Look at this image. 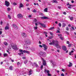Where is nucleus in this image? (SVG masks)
I'll return each mask as SVG.
<instances>
[{"mask_svg":"<svg viewBox=\"0 0 76 76\" xmlns=\"http://www.w3.org/2000/svg\"><path fill=\"white\" fill-rule=\"evenodd\" d=\"M52 42H51L49 43L50 45H55L56 46L57 48H61V47L59 45H58V42L57 40H52Z\"/></svg>","mask_w":76,"mask_h":76,"instance_id":"obj_1","label":"nucleus"},{"mask_svg":"<svg viewBox=\"0 0 76 76\" xmlns=\"http://www.w3.org/2000/svg\"><path fill=\"white\" fill-rule=\"evenodd\" d=\"M11 46L12 49L15 50H18V48L17 47V45L16 44H14L12 43L10 45Z\"/></svg>","mask_w":76,"mask_h":76,"instance_id":"obj_2","label":"nucleus"},{"mask_svg":"<svg viewBox=\"0 0 76 76\" xmlns=\"http://www.w3.org/2000/svg\"><path fill=\"white\" fill-rule=\"evenodd\" d=\"M39 54L42 57H45L46 56V53H43L42 52H40Z\"/></svg>","mask_w":76,"mask_h":76,"instance_id":"obj_3","label":"nucleus"},{"mask_svg":"<svg viewBox=\"0 0 76 76\" xmlns=\"http://www.w3.org/2000/svg\"><path fill=\"white\" fill-rule=\"evenodd\" d=\"M5 5L7 7H8L9 6V5H10V3L9 2H8L7 1H5Z\"/></svg>","mask_w":76,"mask_h":76,"instance_id":"obj_4","label":"nucleus"},{"mask_svg":"<svg viewBox=\"0 0 76 76\" xmlns=\"http://www.w3.org/2000/svg\"><path fill=\"white\" fill-rule=\"evenodd\" d=\"M42 45L43 47L44 48V50H45V51H46V50H47V48H48V47L47 46V45L44 44H43Z\"/></svg>","mask_w":76,"mask_h":76,"instance_id":"obj_5","label":"nucleus"},{"mask_svg":"<svg viewBox=\"0 0 76 76\" xmlns=\"http://www.w3.org/2000/svg\"><path fill=\"white\" fill-rule=\"evenodd\" d=\"M17 17L18 18L20 19V18H23V16H22V14H19L17 15Z\"/></svg>","mask_w":76,"mask_h":76,"instance_id":"obj_6","label":"nucleus"},{"mask_svg":"<svg viewBox=\"0 0 76 76\" xmlns=\"http://www.w3.org/2000/svg\"><path fill=\"white\" fill-rule=\"evenodd\" d=\"M42 60L43 61V64L44 66L46 65V61L44 60V58H42Z\"/></svg>","mask_w":76,"mask_h":76,"instance_id":"obj_7","label":"nucleus"},{"mask_svg":"<svg viewBox=\"0 0 76 76\" xmlns=\"http://www.w3.org/2000/svg\"><path fill=\"white\" fill-rule=\"evenodd\" d=\"M41 18L42 19H48V17L45 16H43L41 17Z\"/></svg>","mask_w":76,"mask_h":76,"instance_id":"obj_8","label":"nucleus"},{"mask_svg":"<svg viewBox=\"0 0 76 76\" xmlns=\"http://www.w3.org/2000/svg\"><path fill=\"white\" fill-rule=\"evenodd\" d=\"M62 48L64 51H66V50H67V48H66V47L64 46H62Z\"/></svg>","mask_w":76,"mask_h":76,"instance_id":"obj_9","label":"nucleus"},{"mask_svg":"<svg viewBox=\"0 0 76 76\" xmlns=\"http://www.w3.org/2000/svg\"><path fill=\"white\" fill-rule=\"evenodd\" d=\"M40 25L42 26V27H43V28H46V26L45 25L41 23H40Z\"/></svg>","mask_w":76,"mask_h":76,"instance_id":"obj_10","label":"nucleus"},{"mask_svg":"<svg viewBox=\"0 0 76 76\" xmlns=\"http://www.w3.org/2000/svg\"><path fill=\"white\" fill-rule=\"evenodd\" d=\"M21 35L23 37H26V34L25 33H22Z\"/></svg>","mask_w":76,"mask_h":76,"instance_id":"obj_11","label":"nucleus"},{"mask_svg":"<svg viewBox=\"0 0 76 76\" xmlns=\"http://www.w3.org/2000/svg\"><path fill=\"white\" fill-rule=\"evenodd\" d=\"M13 27H14V28H15V29H17L18 28V27H17L16 25L15 24H13Z\"/></svg>","mask_w":76,"mask_h":76,"instance_id":"obj_12","label":"nucleus"},{"mask_svg":"<svg viewBox=\"0 0 76 76\" xmlns=\"http://www.w3.org/2000/svg\"><path fill=\"white\" fill-rule=\"evenodd\" d=\"M69 64L68 65V67H71V66H72L73 65V64H72L71 62H69Z\"/></svg>","mask_w":76,"mask_h":76,"instance_id":"obj_13","label":"nucleus"},{"mask_svg":"<svg viewBox=\"0 0 76 76\" xmlns=\"http://www.w3.org/2000/svg\"><path fill=\"white\" fill-rule=\"evenodd\" d=\"M50 63H52L53 66H56V65L55 64V63L53 62V60L50 61Z\"/></svg>","mask_w":76,"mask_h":76,"instance_id":"obj_14","label":"nucleus"},{"mask_svg":"<svg viewBox=\"0 0 76 76\" xmlns=\"http://www.w3.org/2000/svg\"><path fill=\"white\" fill-rule=\"evenodd\" d=\"M32 71L31 69H30V70L29 71V74H28V75H32Z\"/></svg>","mask_w":76,"mask_h":76,"instance_id":"obj_15","label":"nucleus"},{"mask_svg":"<svg viewBox=\"0 0 76 76\" xmlns=\"http://www.w3.org/2000/svg\"><path fill=\"white\" fill-rule=\"evenodd\" d=\"M34 64L35 66L36 67H38L39 66L37 64V63L36 62H34L33 63Z\"/></svg>","mask_w":76,"mask_h":76,"instance_id":"obj_16","label":"nucleus"},{"mask_svg":"<svg viewBox=\"0 0 76 76\" xmlns=\"http://www.w3.org/2000/svg\"><path fill=\"white\" fill-rule=\"evenodd\" d=\"M26 43L27 44H31V42L30 40H28V41H26Z\"/></svg>","mask_w":76,"mask_h":76,"instance_id":"obj_17","label":"nucleus"},{"mask_svg":"<svg viewBox=\"0 0 76 76\" xmlns=\"http://www.w3.org/2000/svg\"><path fill=\"white\" fill-rule=\"evenodd\" d=\"M8 26H6L5 28V30H7V29H9V24L7 25Z\"/></svg>","mask_w":76,"mask_h":76,"instance_id":"obj_18","label":"nucleus"},{"mask_svg":"<svg viewBox=\"0 0 76 76\" xmlns=\"http://www.w3.org/2000/svg\"><path fill=\"white\" fill-rule=\"evenodd\" d=\"M45 73H50V71L49 70H47L46 69L45 70Z\"/></svg>","mask_w":76,"mask_h":76,"instance_id":"obj_19","label":"nucleus"},{"mask_svg":"<svg viewBox=\"0 0 76 76\" xmlns=\"http://www.w3.org/2000/svg\"><path fill=\"white\" fill-rule=\"evenodd\" d=\"M10 70H13V66H10L9 68Z\"/></svg>","mask_w":76,"mask_h":76,"instance_id":"obj_20","label":"nucleus"},{"mask_svg":"<svg viewBox=\"0 0 76 76\" xmlns=\"http://www.w3.org/2000/svg\"><path fill=\"white\" fill-rule=\"evenodd\" d=\"M44 11L45 12H48V8H46L45 9Z\"/></svg>","mask_w":76,"mask_h":76,"instance_id":"obj_21","label":"nucleus"},{"mask_svg":"<svg viewBox=\"0 0 76 76\" xmlns=\"http://www.w3.org/2000/svg\"><path fill=\"white\" fill-rule=\"evenodd\" d=\"M52 1L53 3H57V1L56 0H52Z\"/></svg>","mask_w":76,"mask_h":76,"instance_id":"obj_22","label":"nucleus"},{"mask_svg":"<svg viewBox=\"0 0 76 76\" xmlns=\"http://www.w3.org/2000/svg\"><path fill=\"white\" fill-rule=\"evenodd\" d=\"M23 7V4L22 3H20V4L19 7L20 8H21V7Z\"/></svg>","mask_w":76,"mask_h":76,"instance_id":"obj_23","label":"nucleus"},{"mask_svg":"<svg viewBox=\"0 0 76 76\" xmlns=\"http://www.w3.org/2000/svg\"><path fill=\"white\" fill-rule=\"evenodd\" d=\"M72 5L70 4L69 5V6L68 7V8L69 9H71V8H72Z\"/></svg>","mask_w":76,"mask_h":76,"instance_id":"obj_24","label":"nucleus"},{"mask_svg":"<svg viewBox=\"0 0 76 76\" xmlns=\"http://www.w3.org/2000/svg\"><path fill=\"white\" fill-rule=\"evenodd\" d=\"M43 33L44 34H45V36L46 37H48V36H47V32H45V31H44Z\"/></svg>","mask_w":76,"mask_h":76,"instance_id":"obj_25","label":"nucleus"},{"mask_svg":"<svg viewBox=\"0 0 76 76\" xmlns=\"http://www.w3.org/2000/svg\"><path fill=\"white\" fill-rule=\"evenodd\" d=\"M4 45H6V46H7V45H8V43H7V42H4Z\"/></svg>","mask_w":76,"mask_h":76,"instance_id":"obj_26","label":"nucleus"},{"mask_svg":"<svg viewBox=\"0 0 76 76\" xmlns=\"http://www.w3.org/2000/svg\"><path fill=\"white\" fill-rule=\"evenodd\" d=\"M54 29V27H51L49 29L50 30H53Z\"/></svg>","mask_w":76,"mask_h":76,"instance_id":"obj_27","label":"nucleus"},{"mask_svg":"<svg viewBox=\"0 0 76 76\" xmlns=\"http://www.w3.org/2000/svg\"><path fill=\"white\" fill-rule=\"evenodd\" d=\"M7 56V54L6 53H4V57H6Z\"/></svg>","mask_w":76,"mask_h":76,"instance_id":"obj_28","label":"nucleus"},{"mask_svg":"<svg viewBox=\"0 0 76 76\" xmlns=\"http://www.w3.org/2000/svg\"><path fill=\"white\" fill-rule=\"evenodd\" d=\"M8 17L9 19H11V16H10V15H8Z\"/></svg>","mask_w":76,"mask_h":76,"instance_id":"obj_29","label":"nucleus"},{"mask_svg":"<svg viewBox=\"0 0 76 76\" xmlns=\"http://www.w3.org/2000/svg\"><path fill=\"white\" fill-rule=\"evenodd\" d=\"M59 38L61 39V40H63V39H64V38H63V37H62V36L59 37Z\"/></svg>","mask_w":76,"mask_h":76,"instance_id":"obj_30","label":"nucleus"},{"mask_svg":"<svg viewBox=\"0 0 76 76\" xmlns=\"http://www.w3.org/2000/svg\"><path fill=\"white\" fill-rule=\"evenodd\" d=\"M65 26H66V24L64 23H63L62 24V27H64Z\"/></svg>","mask_w":76,"mask_h":76,"instance_id":"obj_31","label":"nucleus"},{"mask_svg":"<svg viewBox=\"0 0 76 76\" xmlns=\"http://www.w3.org/2000/svg\"><path fill=\"white\" fill-rule=\"evenodd\" d=\"M27 63H28V60H26L24 62V64H26Z\"/></svg>","mask_w":76,"mask_h":76,"instance_id":"obj_32","label":"nucleus"},{"mask_svg":"<svg viewBox=\"0 0 76 76\" xmlns=\"http://www.w3.org/2000/svg\"><path fill=\"white\" fill-rule=\"evenodd\" d=\"M22 55V54H23V52H22L20 53H18V55H19V56H20V55Z\"/></svg>","mask_w":76,"mask_h":76,"instance_id":"obj_33","label":"nucleus"},{"mask_svg":"<svg viewBox=\"0 0 76 76\" xmlns=\"http://www.w3.org/2000/svg\"><path fill=\"white\" fill-rule=\"evenodd\" d=\"M48 38L49 39H52L53 38V36L48 37Z\"/></svg>","mask_w":76,"mask_h":76,"instance_id":"obj_34","label":"nucleus"},{"mask_svg":"<svg viewBox=\"0 0 76 76\" xmlns=\"http://www.w3.org/2000/svg\"><path fill=\"white\" fill-rule=\"evenodd\" d=\"M58 36L59 38L60 37H62V35L61 34H58Z\"/></svg>","mask_w":76,"mask_h":76,"instance_id":"obj_35","label":"nucleus"},{"mask_svg":"<svg viewBox=\"0 0 76 76\" xmlns=\"http://www.w3.org/2000/svg\"><path fill=\"white\" fill-rule=\"evenodd\" d=\"M70 20H73V17H71L70 18Z\"/></svg>","mask_w":76,"mask_h":76,"instance_id":"obj_36","label":"nucleus"},{"mask_svg":"<svg viewBox=\"0 0 76 76\" xmlns=\"http://www.w3.org/2000/svg\"><path fill=\"white\" fill-rule=\"evenodd\" d=\"M39 15H41V16H44V14L42 13H39Z\"/></svg>","mask_w":76,"mask_h":76,"instance_id":"obj_37","label":"nucleus"},{"mask_svg":"<svg viewBox=\"0 0 76 76\" xmlns=\"http://www.w3.org/2000/svg\"><path fill=\"white\" fill-rule=\"evenodd\" d=\"M11 10V9L10 8H8L7 9V10L8 12H9V11H10V10Z\"/></svg>","mask_w":76,"mask_h":76,"instance_id":"obj_38","label":"nucleus"},{"mask_svg":"<svg viewBox=\"0 0 76 76\" xmlns=\"http://www.w3.org/2000/svg\"><path fill=\"white\" fill-rule=\"evenodd\" d=\"M58 26L60 27H61V23H59Z\"/></svg>","mask_w":76,"mask_h":76,"instance_id":"obj_39","label":"nucleus"},{"mask_svg":"<svg viewBox=\"0 0 76 76\" xmlns=\"http://www.w3.org/2000/svg\"><path fill=\"white\" fill-rule=\"evenodd\" d=\"M34 29H37L38 28V27H37V26H35L34 27Z\"/></svg>","mask_w":76,"mask_h":76,"instance_id":"obj_40","label":"nucleus"},{"mask_svg":"<svg viewBox=\"0 0 76 76\" xmlns=\"http://www.w3.org/2000/svg\"><path fill=\"white\" fill-rule=\"evenodd\" d=\"M66 31H69V27H66Z\"/></svg>","mask_w":76,"mask_h":76,"instance_id":"obj_41","label":"nucleus"},{"mask_svg":"<svg viewBox=\"0 0 76 76\" xmlns=\"http://www.w3.org/2000/svg\"><path fill=\"white\" fill-rule=\"evenodd\" d=\"M65 33H66V34H67V35H69V32L66 31H65Z\"/></svg>","mask_w":76,"mask_h":76,"instance_id":"obj_42","label":"nucleus"},{"mask_svg":"<svg viewBox=\"0 0 76 76\" xmlns=\"http://www.w3.org/2000/svg\"><path fill=\"white\" fill-rule=\"evenodd\" d=\"M19 51H20V52L21 53H22V52H23V51L22 50H19Z\"/></svg>","mask_w":76,"mask_h":76,"instance_id":"obj_43","label":"nucleus"},{"mask_svg":"<svg viewBox=\"0 0 76 76\" xmlns=\"http://www.w3.org/2000/svg\"><path fill=\"white\" fill-rule=\"evenodd\" d=\"M26 51H27V50H23V53H26Z\"/></svg>","mask_w":76,"mask_h":76,"instance_id":"obj_44","label":"nucleus"},{"mask_svg":"<svg viewBox=\"0 0 76 76\" xmlns=\"http://www.w3.org/2000/svg\"><path fill=\"white\" fill-rule=\"evenodd\" d=\"M56 33H60V31L59 30H57V31H56Z\"/></svg>","mask_w":76,"mask_h":76,"instance_id":"obj_45","label":"nucleus"},{"mask_svg":"<svg viewBox=\"0 0 76 76\" xmlns=\"http://www.w3.org/2000/svg\"><path fill=\"white\" fill-rule=\"evenodd\" d=\"M13 5H17V4H16V3L15 2H14L13 3Z\"/></svg>","mask_w":76,"mask_h":76,"instance_id":"obj_46","label":"nucleus"},{"mask_svg":"<svg viewBox=\"0 0 76 76\" xmlns=\"http://www.w3.org/2000/svg\"><path fill=\"white\" fill-rule=\"evenodd\" d=\"M33 12H34V13H35V12H36V10H34L33 11Z\"/></svg>","mask_w":76,"mask_h":76,"instance_id":"obj_47","label":"nucleus"},{"mask_svg":"<svg viewBox=\"0 0 76 76\" xmlns=\"http://www.w3.org/2000/svg\"><path fill=\"white\" fill-rule=\"evenodd\" d=\"M61 71H62V72H65V70H64V69H62L61 70Z\"/></svg>","mask_w":76,"mask_h":76,"instance_id":"obj_48","label":"nucleus"},{"mask_svg":"<svg viewBox=\"0 0 76 76\" xmlns=\"http://www.w3.org/2000/svg\"><path fill=\"white\" fill-rule=\"evenodd\" d=\"M63 14L64 15H66V12H63Z\"/></svg>","mask_w":76,"mask_h":76,"instance_id":"obj_49","label":"nucleus"},{"mask_svg":"<svg viewBox=\"0 0 76 76\" xmlns=\"http://www.w3.org/2000/svg\"><path fill=\"white\" fill-rule=\"evenodd\" d=\"M67 6H69L70 4H69V2H67L66 4Z\"/></svg>","mask_w":76,"mask_h":76,"instance_id":"obj_50","label":"nucleus"},{"mask_svg":"<svg viewBox=\"0 0 76 76\" xmlns=\"http://www.w3.org/2000/svg\"><path fill=\"white\" fill-rule=\"evenodd\" d=\"M68 47H71V45L70 44H69L68 45Z\"/></svg>","mask_w":76,"mask_h":76,"instance_id":"obj_51","label":"nucleus"},{"mask_svg":"<svg viewBox=\"0 0 76 76\" xmlns=\"http://www.w3.org/2000/svg\"><path fill=\"white\" fill-rule=\"evenodd\" d=\"M48 76H51V74H50L48 73Z\"/></svg>","mask_w":76,"mask_h":76,"instance_id":"obj_52","label":"nucleus"},{"mask_svg":"<svg viewBox=\"0 0 76 76\" xmlns=\"http://www.w3.org/2000/svg\"><path fill=\"white\" fill-rule=\"evenodd\" d=\"M7 53H8L9 54H10V53L9 52V50H7Z\"/></svg>","mask_w":76,"mask_h":76,"instance_id":"obj_53","label":"nucleus"},{"mask_svg":"<svg viewBox=\"0 0 76 76\" xmlns=\"http://www.w3.org/2000/svg\"><path fill=\"white\" fill-rule=\"evenodd\" d=\"M18 65H19L20 64V62H17Z\"/></svg>","mask_w":76,"mask_h":76,"instance_id":"obj_54","label":"nucleus"},{"mask_svg":"<svg viewBox=\"0 0 76 76\" xmlns=\"http://www.w3.org/2000/svg\"><path fill=\"white\" fill-rule=\"evenodd\" d=\"M26 53H27V54H29V52L27 50V51H26Z\"/></svg>","mask_w":76,"mask_h":76,"instance_id":"obj_55","label":"nucleus"},{"mask_svg":"<svg viewBox=\"0 0 76 76\" xmlns=\"http://www.w3.org/2000/svg\"><path fill=\"white\" fill-rule=\"evenodd\" d=\"M34 21L35 22H36L37 21V20H36V19H35L34 20Z\"/></svg>","mask_w":76,"mask_h":76,"instance_id":"obj_56","label":"nucleus"},{"mask_svg":"<svg viewBox=\"0 0 76 76\" xmlns=\"http://www.w3.org/2000/svg\"><path fill=\"white\" fill-rule=\"evenodd\" d=\"M25 48L26 50H28V47H25Z\"/></svg>","mask_w":76,"mask_h":76,"instance_id":"obj_57","label":"nucleus"},{"mask_svg":"<svg viewBox=\"0 0 76 76\" xmlns=\"http://www.w3.org/2000/svg\"><path fill=\"white\" fill-rule=\"evenodd\" d=\"M57 29H58V31H60V28H59L58 27L57 28Z\"/></svg>","mask_w":76,"mask_h":76,"instance_id":"obj_58","label":"nucleus"},{"mask_svg":"<svg viewBox=\"0 0 76 76\" xmlns=\"http://www.w3.org/2000/svg\"><path fill=\"white\" fill-rule=\"evenodd\" d=\"M39 46L40 47H41V48H42V45H39Z\"/></svg>","mask_w":76,"mask_h":76,"instance_id":"obj_59","label":"nucleus"},{"mask_svg":"<svg viewBox=\"0 0 76 76\" xmlns=\"http://www.w3.org/2000/svg\"><path fill=\"white\" fill-rule=\"evenodd\" d=\"M31 15H30L28 16V18H31Z\"/></svg>","mask_w":76,"mask_h":76,"instance_id":"obj_60","label":"nucleus"},{"mask_svg":"<svg viewBox=\"0 0 76 76\" xmlns=\"http://www.w3.org/2000/svg\"><path fill=\"white\" fill-rule=\"evenodd\" d=\"M71 3H74V1L73 0H72L71 1Z\"/></svg>","mask_w":76,"mask_h":76,"instance_id":"obj_61","label":"nucleus"},{"mask_svg":"<svg viewBox=\"0 0 76 76\" xmlns=\"http://www.w3.org/2000/svg\"><path fill=\"white\" fill-rule=\"evenodd\" d=\"M61 75V76H64V74L63 73H62Z\"/></svg>","mask_w":76,"mask_h":76,"instance_id":"obj_62","label":"nucleus"},{"mask_svg":"<svg viewBox=\"0 0 76 76\" xmlns=\"http://www.w3.org/2000/svg\"><path fill=\"white\" fill-rule=\"evenodd\" d=\"M2 34V31H0V35H1Z\"/></svg>","mask_w":76,"mask_h":76,"instance_id":"obj_63","label":"nucleus"},{"mask_svg":"<svg viewBox=\"0 0 76 76\" xmlns=\"http://www.w3.org/2000/svg\"><path fill=\"white\" fill-rule=\"evenodd\" d=\"M66 43H67V44H69V42L68 41H67L66 42Z\"/></svg>","mask_w":76,"mask_h":76,"instance_id":"obj_64","label":"nucleus"}]
</instances>
